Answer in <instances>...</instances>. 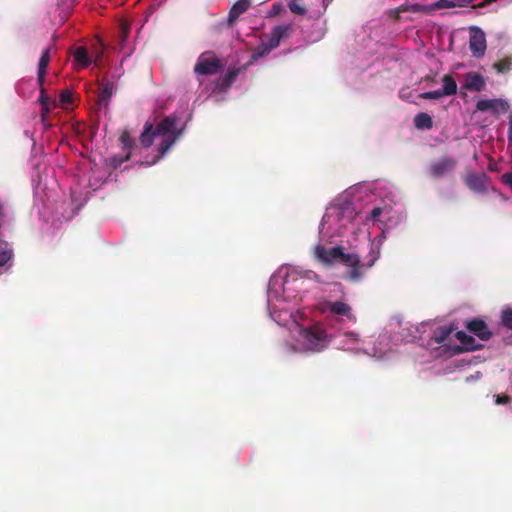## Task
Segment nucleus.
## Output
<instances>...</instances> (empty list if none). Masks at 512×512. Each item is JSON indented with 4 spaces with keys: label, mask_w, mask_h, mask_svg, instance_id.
Returning a JSON list of instances; mask_svg holds the SVG:
<instances>
[{
    "label": "nucleus",
    "mask_w": 512,
    "mask_h": 512,
    "mask_svg": "<svg viewBox=\"0 0 512 512\" xmlns=\"http://www.w3.org/2000/svg\"><path fill=\"white\" fill-rule=\"evenodd\" d=\"M404 218L391 183L381 179L358 182L326 207L313 256L327 266L342 265L345 279L360 283L380 258L387 235Z\"/></svg>",
    "instance_id": "nucleus-1"
},
{
    "label": "nucleus",
    "mask_w": 512,
    "mask_h": 512,
    "mask_svg": "<svg viewBox=\"0 0 512 512\" xmlns=\"http://www.w3.org/2000/svg\"><path fill=\"white\" fill-rule=\"evenodd\" d=\"M318 279L314 271L292 265L279 267L269 279L267 311L272 321L285 328L278 346L286 356H313L332 346L334 332L323 321L313 320L305 307Z\"/></svg>",
    "instance_id": "nucleus-2"
},
{
    "label": "nucleus",
    "mask_w": 512,
    "mask_h": 512,
    "mask_svg": "<svg viewBox=\"0 0 512 512\" xmlns=\"http://www.w3.org/2000/svg\"><path fill=\"white\" fill-rule=\"evenodd\" d=\"M185 126L183 120L176 114L166 116L155 127L152 123L146 122L140 135V144L143 148L154 146L157 155L153 156L152 160L147 159L141 164L145 166L156 164L179 140Z\"/></svg>",
    "instance_id": "nucleus-3"
},
{
    "label": "nucleus",
    "mask_w": 512,
    "mask_h": 512,
    "mask_svg": "<svg viewBox=\"0 0 512 512\" xmlns=\"http://www.w3.org/2000/svg\"><path fill=\"white\" fill-rule=\"evenodd\" d=\"M482 347L480 340L453 326H440L433 330L427 342V351L432 358H450L463 351H473Z\"/></svg>",
    "instance_id": "nucleus-4"
},
{
    "label": "nucleus",
    "mask_w": 512,
    "mask_h": 512,
    "mask_svg": "<svg viewBox=\"0 0 512 512\" xmlns=\"http://www.w3.org/2000/svg\"><path fill=\"white\" fill-rule=\"evenodd\" d=\"M221 69L222 62L214 52L205 51L201 53L193 68L199 87L203 88V90L210 94L226 92L238 77L240 72L239 69H229L223 77L219 78L211 85L205 83V77L216 75Z\"/></svg>",
    "instance_id": "nucleus-5"
},
{
    "label": "nucleus",
    "mask_w": 512,
    "mask_h": 512,
    "mask_svg": "<svg viewBox=\"0 0 512 512\" xmlns=\"http://www.w3.org/2000/svg\"><path fill=\"white\" fill-rule=\"evenodd\" d=\"M34 196L38 214L45 221H49L51 218L52 225L70 221L82 206V203L78 202L74 196L68 204L65 202L56 204L55 201L51 199L50 192H46V188L42 186L41 179L34 187Z\"/></svg>",
    "instance_id": "nucleus-6"
},
{
    "label": "nucleus",
    "mask_w": 512,
    "mask_h": 512,
    "mask_svg": "<svg viewBox=\"0 0 512 512\" xmlns=\"http://www.w3.org/2000/svg\"><path fill=\"white\" fill-rule=\"evenodd\" d=\"M475 0H438L432 4H404L391 11V14L399 21H414L423 14H429L435 10L466 7Z\"/></svg>",
    "instance_id": "nucleus-7"
},
{
    "label": "nucleus",
    "mask_w": 512,
    "mask_h": 512,
    "mask_svg": "<svg viewBox=\"0 0 512 512\" xmlns=\"http://www.w3.org/2000/svg\"><path fill=\"white\" fill-rule=\"evenodd\" d=\"M319 311L326 316L323 321L329 328H336L345 323H355L357 318L352 307L345 301L323 300L318 305Z\"/></svg>",
    "instance_id": "nucleus-8"
},
{
    "label": "nucleus",
    "mask_w": 512,
    "mask_h": 512,
    "mask_svg": "<svg viewBox=\"0 0 512 512\" xmlns=\"http://www.w3.org/2000/svg\"><path fill=\"white\" fill-rule=\"evenodd\" d=\"M330 332H334L332 345L337 349L349 351L355 354H364L367 350V341L357 332L347 330L344 325L336 328L331 327Z\"/></svg>",
    "instance_id": "nucleus-9"
},
{
    "label": "nucleus",
    "mask_w": 512,
    "mask_h": 512,
    "mask_svg": "<svg viewBox=\"0 0 512 512\" xmlns=\"http://www.w3.org/2000/svg\"><path fill=\"white\" fill-rule=\"evenodd\" d=\"M291 24H281L275 26L267 39H263L261 43L252 52L248 65L257 62L259 59L267 56L273 49L277 48L283 39L288 38L292 33Z\"/></svg>",
    "instance_id": "nucleus-10"
},
{
    "label": "nucleus",
    "mask_w": 512,
    "mask_h": 512,
    "mask_svg": "<svg viewBox=\"0 0 512 512\" xmlns=\"http://www.w3.org/2000/svg\"><path fill=\"white\" fill-rule=\"evenodd\" d=\"M395 342L389 333H381L374 340L373 344L367 343V350L364 351L365 355L374 357L378 360L388 359L395 351Z\"/></svg>",
    "instance_id": "nucleus-11"
},
{
    "label": "nucleus",
    "mask_w": 512,
    "mask_h": 512,
    "mask_svg": "<svg viewBox=\"0 0 512 512\" xmlns=\"http://www.w3.org/2000/svg\"><path fill=\"white\" fill-rule=\"evenodd\" d=\"M457 159L452 156H441L430 162L427 173L431 178L442 179L451 176L456 167Z\"/></svg>",
    "instance_id": "nucleus-12"
},
{
    "label": "nucleus",
    "mask_w": 512,
    "mask_h": 512,
    "mask_svg": "<svg viewBox=\"0 0 512 512\" xmlns=\"http://www.w3.org/2000/svg\"><path fill=\"white\" fill-rule=\"evenodd\" d=\"M466 186L476 194H485L489 189V177L486 173L469 171L463 177Z\"/></svg>",
    "instance_id": "nucleus-13"
},
{
    "label": "nucleus",
    "mask_w": 512,
    "mask_h": 512,
    "mask_svg": "<svg viewBox=\"0 0 512 512\" xmlns=\"http://www.w3.org/2000/svg\"><path fill=\"white\" fill-rule=\"evenodd\" d=\"M6 216L4 203L0 200V226ZM13 249L11 245L0 238V275L5 273L11 266Z\"/></svg>",
    "instance_id": "nucleus-14"
},
{
    "label": "nucleus",
    "mask_w": 512,
    "mask_h": 512,
    "mask_svg": "<svg viewBox=\"0 0 512 512\" xmlns=\"http://www.w3.org/2000/svg\"><path fill=\"white\" fill-rule=\"evenodd\" d=\"M476 108L481 112L491 111L494 114H500L507 112L510 105L507 100L501 98L482 99L477 102Z\"/></svg>",
    "instance_id": "nucleus-15"
},
{
    "label": "nucleus",
    "mask_w": 512,
    "mask_h": 512,
    "mask_svg": "<svg viewBox=\"0 0 512 512\" xmlns=\"http://www.w3.org/2000/svg\"><path fill=\"white\" fill-rule=\"evenodd\" d=\"M120 141L122 144V149L126 154L125 156H113L110 159V164L113 168L120 167L123 162L127 161L130 158V156L133 153V150L137 148L136 146H134L133 138L128 131H124L121 134Z\"/></svg>",
    "instance_id": "nucleus-16"
},
{
    "label": "nucleus",
    "mask_w": 512,
    "mask_h": 512,
    "mask_svg": "<svg viewBox=\"0 0 512 512\" xmlns=\"http://www.w3.org/2000/svg\"><path fill=\"white\" fill-rule=\"evenodd\" d=\"M469 48L475 58H481L486 51V38L485 34L479 28H473L470 35Z\"/></svg>",
    "instance_id": "nucleus-17"
},
{
    "label": "nucleus",
    "mask_w": 512,
    "mask_h": 512,
    "mask_svg": "<svg viewBox=\"0 0 512 512\" xmlns=\"http://www.w3.org/2000/svg\"><path fill=\"white\" fill-rule=\"evenodd\" d=\"M251 5L250 0H238L236 3L233 4L231 7L229 14L223 22L219 23L220 27L228 26L232 27L241 14L246 12Z\"/></svg>",
    "instance_id": "nucleus-18"
},
{
    "label": "nucleus",
    "mask_w": 512,
    "mask_h": 512,
    "mask_svg": "<svg viewBox=\"0 0 512 512\" xmlns=\"http://www.w3.org/2000/svg\"><path fill=\"white\" fill-rule=\"evenodd\" d=\"M485 79L476 72H468L465 74V89L469 91H481L485 88Z\"/></svg>",
    "instance_id": "nucleus-19"
},
{
    "label": "nucleus",
    "mask_w": 512,
    "mask_h": 512,
    "mask_svg": "<svg viewBox=\"0 0 512 512\" xmlns=\"http://www.w3.org/2000/svg\"><path fill=\"white\" fill-rule=\"evenodd\" d=\"M467 328L469 332L477 336L481 342L488 340L491 335L487 325L482 320L470 321L467 325Z\"/></svg>",
    "instance_id": "nucleus-20"
},
{
    "label": "nucleus",
    "mask_w": 512,
    "mask_h": 512,
    "mask_svg": "<svg viewBox=\"0 0 512 512\" xmlns=\"http://www.w3.org/2000/svg\"><path fill=\"white\" fill-rule=\"evenodd\" d=\"M38 100L41 104V122L43 127L47 129L50 126V124L47 123V117L52 107H54L53 100L50 99L43 88H41Z\"/></svg>",
    "instance_id": "nucleus-21"
},
{
    "label": "nucleus",
    "mask_w": 512,
    "mask_h": 512,
    "mask_svg": "<svg viewBox=\"0 0 512 512\" xmlns=\"http://www.w3.org/2000/svg\"><path fill=\"white\" fill-rule=\"evenodd\" d=\"M92 63V59L85 47H78L73 54V64L76 69H84Z\"/></svg>",
    "instance_id": "nucleus-22"
},
{
    "label": "nucleus",
    "mask_w": 512,
    "mask_h": 512,
    "mask_svg": "<svg viewBox=\"0 0 512 512\" xmlns=\"http://www.w3.org/2000/svg\"><path fill=\"white\" fill-rule=\"evenodd\" d=\"M50 52H51V48L48 47L46 48L40 59H39V63H38V73H37V82L39 84V86L42 87L43 85V82H44V78H45V75H46V70H47V67L50 63Z\"/></svg>",
    "instance_id": "nucleus-23"
},
{
    "label": "nucleus",
    "mask_w": 512,
    "mask_h": 512,
    "mask_svg": "<svg viewBox=\"0 0 512 512\" xmlns=\"http://www.w3.org/2000/svg\"><path fill=\"white\" fill-rule=\"evenodd\" d=\"M116 92V86L112 83V82H107L105 83L100 91H99V95H98V104L101 106V107H107L108 106V103H109V100L110 98L112 97V95Z\"/></svg>",
    "instance_id": "nucleus-24"
},
{
    "label": "nucleus",
    "mask_w": 512,
    "mask_h": 512,
    "mask_svg": "<svg viewBox=\"0 0 512 512\" xmlns=\"http://www.w3.org/2000/svg\"><path fill=\"white\" fill-rule=\"evenodd\" d=\"M414 125L417 129L428 130L432 128L433 121L429 114L421 112L415 116Z\"/></svg>",
    "instance_id": "nucleus-25"
},
{
    "label": "nucleus",
    "mask_w": 512,
    "mask_h": 512,
    "mask_svg": "<svg viewBox=\"0 0 512 512\" xmlns=\"http://www.w3.org/2000/svg\"><path fill=\"white\" fill-rule=\"evenodd\" d=\"M440 90L445 96L455 95L457 93V83L450 75H445L442 78V89Z\"/></svg>",
    "instance_id": "nucleus-26"
},
{
    "label": "nucleus",
    "mask_w": 512,
    "mask_h": 512,
    "mask_svg": "<svg viewBox=\"0 0 512 512\" xmlns=\"http://www.w3.org/2000/svg\"><path fill=\"white\" fill-rule=\"evenodd\" d=\"M72 104V94L65 90L62 91L57 99L53 100V106L54 107H62L64 109H68L70 105Z\"/></svg>",
    "instance_id": "nucleus-27"
},
{
    "label": "nucleus",
    "mask_w": 512,
    "mask_h": 512,
    "mask_svg": "<svg viewBox=\"0 0 512 512\" xmlns=\"http://www.w3.org/2000/svg\"><path fill=\"white\" fill-rule=\"evenodd\" d=\"M105 176L100 175L96 170H92V175L88 179V186L96 191L105 182Z\"/></svg>",
    "instance_id": "nucleus-28"
},
{
    "label": "nucleus",
    "mask_w": 512,
    "mask_h": 512,
    "mask_svg": "<svg viewBox=\"0 0 512 512\" xmlns=\"http://www.w3.org/2000/svg\"><path fill=\"white\" fill-rule=\"evenodd\" d=\"M497 73L503 74L512 70V58H505L493 64Z\"/></svg>",
    "instance_id": "nucleus-29"
},
{
    "label": "nucleus",
    "mask_w": 512,
    "mask_h": 512,
    "mask_svg": "<svg viewBox=\"0 0 512 512\" xmlns=\"http://www.w3.org/2000/svg\"><path fill=\"white\" fill-rule=\"evenodd\" d=\"M288 7L291 12L297 15H304L306 13V8L302 5L300 0H290L288 2Z\"/></svg>",
    "instance_id": "nucleus-30"
},
{
    "label": "nucleus",
    "mask_w": 512,
    "mask_h": 512,
    "mask_svg": "<svg viewBox=\"0 0 512 512\" xmlns=\"http://www.w3.org/2000/svg\"><path fill=\"white\" fill-rule=\"evenodd\" d=\"M501 320L504 326L512 329V309L503 310Z\"/></svg>",
    "instance_id": "nucleus-31"
},
{
    "label": "nucleus",
    "mask_w": 512,
    "mask_h": 512,
    "mask_svg": "<svg viewBox=\"0 0 512 512\" xmlns=\"http://www.w3.org/2000/svg\"><path fill=\"white\" fill-rule=\"evenodd\" d=\"M445 96L444 93L440 89L424 92L421 94V97L424 99H439L441 97Z\"/></svg>",
    "instance_id": "nucleus-32"
},
{
    "label": "nucleus",
    "mask_w": 512,
    "mask_h": 512,
    "mask_svg": "<svg viewBox=\"0 0 512 512\" xmlns=\"http://www.w3.org/2000/svg\"><path fill=\"white\" fill-rule=\"evenodd\" d=\"M502 182L509 186L512 191V172H506L501 177Z\"/></svg>",
    "instance_id": "nucleus-33"
},
{
    "label": "nucleus",
    "mask_w": 512,
    "mask_h": 512,
    "mask_svg": "<svg viewBox=\"0 0 512 512\" xmlns=\"http://www.w3.org/2000/svg\"><path fill=\"white\" fill-rule=\"evenodd\" d=\"M494 400H495V404L502 405V404H507L509 402L510 398L508 396L495 395Z\"/></svg>",
    "instance_id": "nucleus-34"
},
{
    "label": "nucleus",
    "mask_w": 512,
    "mask_h": 512,
    "mask_svg": "<svg viewBox=\"0 0 512 512\" xmlns=\"http://www.w3.org/2000/svg\"><path fill=\"white\" fill-rule=\"evenodd\" d=\"M507 139L509 146L512 145V113L509 115Z\"/></svg>",
    "instance_id": "nucleus-35"
},
{
    "label": "nucleus",
    "mask_w": 512,
    "mask_h": 512,
    "mask_svg": "<svg viewBox=\"0 0 512 512\" xmlns=\"http://www.w3.org/2000/svg\"><path fill=\"white\" fill-rule=\"evenodd\" d=\"M102 53H103L102 51L97 50V49L95 48V60H94V64H95L96 66H97V65H99V61H100V59H101V57H102Z\"/></svg>",
    "instance_id": "nucleus-36"
},
{
    "label": "nucleus",
    "mask_w": 512,
    "mask_h": 512,
    "mask_svg": "<svg viewBox=\"0 0 512 512\" xmlns=\"http://www.w3.org/2000/svg\"><path fill=\"white\" fill-rule=\"evenodd\" d=\"M480 376H481V374L479 372H477L476 374L466 377V382L477 381L480 379Z\"/></svg>",
    "instance_id": "nucleus-37"
},
{
    "label": "nucleus",
    "mask_w": 512,
    "mask_h": 512,
    "mask_svg": "<svg viewBox=\"0 0 512 512\" xmlns=\"http://www.w3.org/2000/svg\"><path fill=\"white\" fill-rule=\"evenodd\" d=\"M121 30H122V34H123V40H125L127 35H128V32H129L127 25L122 23L121 24Z\"/></svg>",
    "instance_id": "nucleus-38"
},
{
    "label": "nucleus",
    "mask_w": 512,
    "mask_h": 512,
    "mask_svg": "<svg viewBox=\"0 0 512 512\" xmlns=\"http://www.w3.org/2000/svg\"><path fill=\"white\" fill-rule=\"evenodd\" d=\"M333 0H323L324 5H329Z\"/></svg>",
    "instance_id": "nucleus-39"
}]
</instances>
